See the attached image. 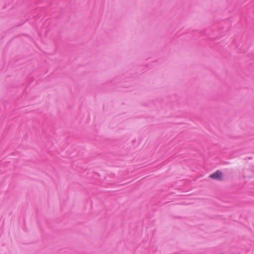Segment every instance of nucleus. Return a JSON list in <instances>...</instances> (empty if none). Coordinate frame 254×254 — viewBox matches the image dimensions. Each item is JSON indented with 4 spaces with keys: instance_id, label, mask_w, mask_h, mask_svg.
<instances>
[{
    "instance_id": "1",
    "label": "nucleus",
    "mask_w": 254,
    "mask_h": 254,
    "mask_svg": "<svg viewBox=\"0 0 254 254\" xmlns=\"http://www.w3.org/2000/svg\"><path fill=\"white\" fill-rule=\"evenodd\" d=\"M209 177L214 180L221 181L222 180V173L220 171L217 170V171L210 175Z\"/></svg>"
}]
</instances>
